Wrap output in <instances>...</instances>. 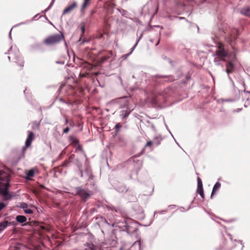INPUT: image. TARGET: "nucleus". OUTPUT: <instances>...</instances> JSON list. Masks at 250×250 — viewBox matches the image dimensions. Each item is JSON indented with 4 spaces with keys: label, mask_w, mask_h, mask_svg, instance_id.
Segmentation results:
<instances>
[{
    "label": "nucleus",
    "mask_w": 250,
    "mask_h": 250,
    "mask_svg": "<svg viewBox=\"0 0 250 250\" xmlns=\"http://www.w3.org/2000/svg\"><path fill=\"white\" fill-rule=\"evenodd\" d=\"M37 16H38V15H37L35 16H34V19H35L37 18Z\"/></svg>",
    "instance_id": "obj_50"
},
{
    "label": "nucleus",
    "mask_w": 250,
    "mask_h": 250,
    "mask_svg": "<svg viewBox=\"0 0 250 250\" xmlns=\"http://www.w3.org/2000/svg\"><path fill=\"white\" fill-rule=\"evenodd\" d=\"M248 92L250 93V92Z\"/></svg>",
    "instance_id": "obj_58"
},
{
    "label": "nucleus",
    "mask_w": 250,
    "mask_h": 250,
    "mask_svg": "<svg viewBox=\"0 0 250 250\" xmlns=\"http://www.w3.org/2000/svg\"><path fill=\"white\" fill-rule=\"evenodd\" d=\"M68 123V120L67 118L65 119V124H67Z\"/></svg>",
    "instance_id": "obj_47"
},
{
    "label": "nucleus",
    "mask_w": 250,
    "mask_h": 250,
    "mask_svg": "<svg viewBox=\"0 0 250 250\" xmlns=\"http://www.w3.org/2000/svg\"><path fill=\"white\" fill-rule=\"evenodd\" d=\"M77 159L80 162V159H78V158H75V156L74 154H71L69 157H68V160L69 161V162L71 163H74L75 165H76V163L77 162Z\"/></svg>",
    "instance_id": "obj_22"
},
{
    "label": "nucleus",
    "mask_w": 250,
    "mask_h": 250,
    "mask_svg": "<svg viewBox=\"0 0 250 250\" xmlns=\"http://www.w3.org/2000/svg\"><path fill=\"white\" fill-rule=\"evenodd\" d=\"M81 30L82 31V34L81 35V36H82V35L84 34V31H85V27H84V25H83L81 27Z\"/></svg>",
    "instance_id": "obj_35"
},
{
    "label": "nucleus",
    "mask_w": 250,
    "mask_h": 250,
    "mask_svg": "<svg viewBox=\"0 0 250 250\" xmlns=\"http://www.w3.org/2000/svg\"><path fill=\"white\" fill-rule=\"evenodd\" d=\"M223 33H224V34H226V31H223Z\"/></svg>",
    "instance_id": "obj_55"
},
{
    "label": "nucleus",
    "mask_w": 250,
    "mask_h": 250,
    "mask_svg": "<svg viewBox=\"0 0 250 250\" xmlns=\"http://www.w3.org/2000/svg\"><path fill=\"white\" fill-rule=\"evenodd\" d=\"M108 208H109L110 209H111L112 211H115V212H117V210L115 208L112 206H108Z\"/></svg>",
    "instance_id": "obj_37"
},
{
    "label": "nucleus",
    "mask_w": 250,
    "mask_h": 250,
    "mask_svg": "<svg viewBox=\"0 0 250 250\" xmlns=\"http://www.w3.org/2000/svg\"><path fill=\"white\" fill-rule=\"evenodd\" d=\"M122 224L123 225H121L119 227L120 228L125 227L123 230L126 231L129 234H131L137 230L135 223L132 222L130 219H124Z\"/></svg>",
    "instance_id": "obj_6"
},
{
    "label": "nucleus",
    "mask_w": 250,
    "mask_h": 250,
    "mask_svg": "<svg viewBox=\"0 0 250 250\" xmlns=\"http://www.w3.org/2000/svg\"><path fill=\"white\" fill-rule=\"evenodd\" d=\"M211 39H212V40L215 43H216V41H215V39L213 38V37H211Z\"/></svg>",
    "instance_id": "obj_49"
},
{
    "label": "nucleus",
    "mask_w": 250,
    "mask_h": 250,
    "mask_svg": "<svg viewBox=\"0 0 250 250\" xmlns=\"http://www.w3.org/2000/svg\"><path fill=\"white\" fill-rule=\"evenodd\" d=\"M8 60H9V61H10L11 57H10V56H8Z\"/></svg>",
    "instance_id": "obj_51"
},
{
    "label": "nucleus",
    "mask_w": 250,
    "mask_h": 250,
    "mask_svg": "<svg viewBox=\"0 0 250 250\" xmlns=\"http://www.w3.org/2000/svg\"><path fill=\"white\" fill-rule=\"evenodd\" d=\"M59 101H60V102H62V103H66V104H70V103L69 102H68V103L66 102H65V101L63 99H62V98H60V99H59Z\"/></svg>",
    "instance_id": "obj_39"
},
{
    "label": "nucleus",
    "mask_w": 250,
    "mask_h": 250,
    "mask_svg": "<svg viewBox=\"0 0 250 250\" xmlns=\"http://www.w3.org/2000/svg\"><path fill=\"white\" fill-rule=\"evenodd\" d=\"M197 188H203L202 181L199 177L197 178Z\"/></svg>",
    "instance_id": "obj_28"
},
{
    "label": "nucleus",
    "mask_w": 250,
    "mask_h": 250,
    "mask_svg": "<svg viewBox=\"0 0 250 250\" xmlns=\"http://www.w3.org/2000/svg\"><path fill=\"white\" fill-rule=\"evenodd\" d=\"M197 191L200 194L201 197L204 199L205 198V195L204 193L203 188H197Z\"/></svg>",
    "instance_id": "obj_26"
},
{
    "label": "nucleus",
    "mask_w": 250,
    "mask_h": 250,
    "mask_svg": "<svg viewBox=\"0 0 250 250\" xmlns=\"http://www.w3.org/2000/svg\"><path fill=\"white\" fill-rule=\"evenodd\" d=\"M221 187V184L219 182H217L214 185L211 194V198H212L213 194L216 192V191L218 190Z\"/></svg>",
    "instance_id": "obj_19"
},
{
    "label": "nucleus",
    "mask_w": 250,
    "mask_h": 250,
    "mask_svg": "<svg viewBox=\"0 0 250 250\" xmlns=\"http://www.w3.org/2000/svg\"><path fill=\"white\" fill-rule=\"evenodd\" d=\"M6 207V205L3 202H0V212Z\"/></svg>",
    "instance_id": "obj_32"
},
{
    "label": "nucleus",
    "mask_w": 250,
    "mask_h": 250,
    "mask_svg": "<svg viewBox=\"0 0 250 250\" xmlns=\"http://www.w3.org/2000/svg\"><path fill=\"white\" fill-rule=\"evenodd\" d=\"M64 84H61L59 87V89L58 90V91H59V92L61 91V89H62V88L64 86Z\"/></svg>",
    "instance_id": "obj_41"
},
{
    "label": "nucleus",
    "mask_w": 250,
    "mask_h": 250,
    "mask_svg": "<svg viewBox=\"0 0 250 250\" xmlns=\"http://www.w3.org/2000/svg\"><path fill=\"white\" fill-rule=\"evenodd\" d=\"M77 6V3L76 1L73 2L71 5L68 6L67 8H66L63 11V15L66 14L70 12L74 9L76 8Z\"/></svg>",
    "instance_id": "obj_15"
},
{
    "label": "nucleus",
    "mask_w": 250,
    "mask_h": 250,
    "mask_svg": "<svg viewBox=\"0 0 250 250\" xmlns=\"http://www.w3.org/2000/svg\"><path fill=\"white\" fill-rule=\"evenodd\" d=\"M213 56L214 57V62L217 65H220L221 62H227L226 64V72L228 75L229 80L233 84H234L229 75L232 73L234 70L235 62L236 60L235 56L234 55V56L230 59L222 44H219L218 48Z\"/></svg>",
    "instance_id": "obj_1"
},
{
    "label": "nucleus",
    "mask_w": 250,
    "mask_h": 250,
    "mask_svg": "<svg viewBox=\"0 0 250 250\" xmlns=\"http://www.w3.org/2000/svg\"><path fill=\"white\" fill-rule=\"evenodd\" d=\"M12 29V28L11 29V30L10 31V32L9 33V38H10V39H12L11 34Z\"/></svg>",
    "instance_id": "obj_44"
},
{
    "label": "nucleus",
    "mask_w": 250,
    "mask_h": 250,
    "mask_svg": "<svg viewBox=\"0 0 250 250\" xmlns=\"http://www.w3.org/2000/svg\"><path fill=\"white\" fill-rule=\"evenodd\" d=\"M90 0H84L82 6L81 12H83L87 7Z\"/></svg>",
    "instance_id": "obj_24"
},
{
    "label": "nucleus",
    "mask_w": 250,
    "mask_h": 250,
    "mask_svg": "<svg viewBox=\"0 0 250 250\" xmlns=\"http://www.w3.org/2000/svg\"><path fill=\"white\" fill-rule=\"evenodd\" d=\"M70 126H73V125L71 123L70 124Z\"/></svg>",
    "instance_id": "obj_53"
},
{
    "label": "nucleus",
    "mask_w": 250,
    "mask_h": 250,
    "mask_svg": "<svg viewBox=\"0 0 250 250\" xmlns=\"http://www.w3.org/2000/svg\"><path fill=\"white\" fill-rule=\"evenodd\" d=\"M16 219L18 222L20 223H23L27 220L26 217L23 215H18L16 216Z\"/></svg>",
    "instance_id": "obj_20"
},
{
    "label": "nucleus",
    "mask_w": 250,
    "mask_h": 250,
    "mask_svg": "<svg viewBox=\"0 0 250 250\" xmlns=\"http://www.w3.org/2000/svg\"><path fill=\"white\" fill-rule=\"evenodd\" d=\"M28 135L25 141V146L26 147H29L34 139V134L31 131H28Z\"/></svg>",
    "instance_id": "obj_12"
},
{
    "label": "nucleus",
    "mask_w": 250,
    "mask_h": 250,
    "mask_svg": "<svg viewBox=\"0 0 250 250\" xmlns=\"http://www.w3.org/2000/svg\"><path fill=\"white\" fill-rule=\"evenodd\" d=\"M240 13L245 16L250 18V7L248 6L244 7L241 9Z\"/></svg>",
    "instance_id": "obj_17"
},
{
    "label": "nucleus",
    "mask_w": 250,
    "mask_h": 250,
    "mask_svg": "<svg viewBox=\"0 0 250 250\" xmlns=\"http://www.w3.org/2000/svg\"><path fill=\"white\" fill-rule=\"evenodd\" d=\"M56 63H59V64H63L64 63V62H61V61H57Z\"/></svg>",
    "instance_id": "obj_42"
},
{
    "label": "nucleus",
    "mask_w": 250,
    "mask_h": 250,
    "mask_svg": "<svg viewBox=\"0 0 250 250\" xmlns=\"http://www.w3.org/2000/svg\"><path fill=\"white\" fill-rule=\"evenodd\" d=\"M140 38H141V37L138 39V40H137L135 44L133 45V46L131 48V51H130V52H129L128 53H127V54H124V55H123L121 58H120V59L122 60V61H124L125 59H126L132 53V52L134 51V49L135 48V47H136V46L137 45L140 40Z\"/></svg>",
    "instance_id": "obj_14"
},
{
    "label": "nucleus",
    "mask_w": 250,
    "mask_h": 250,
    "mask_svg": "<svg viewBox=\"0 0 250 250\" xmlns=\"http://www.w3.org/2000/svg\"><path fill=\"white\" fill-rule=\"evenodd\" d=\"M177 19H178L179 20H182V19H185V18L184 17H175Z\"/></svg>",
    "instance_id": "obj_43"
},
{
    "label": "nucleus",
    "mask_w": 250,
    "mask_h": 250,
    "mask_svg": "<svg viewBox=\"0 0 250 250\" xmlns=\"http://www.w3.org/2000/svg\"><path fill=\"white\" fill-rule=\"evenodd\" d=\"M35 171H37L36 169L32 168L29 170L26 173V179L27 180H30V178L33 177L35 175Z\"/></svg>",
    "instance_id": "obj_18"
},
{
    "label": "nucleus",
    "mask_w": 250,
    "mask_h": 250,
    "mask_svg": "<svg viewBox=\"0 0 250 250\" xmlns=\"http://www.w3.org/2000/svg\"><path fill=\"white\" fill-rule=\"evenodd\" d=\"M228 236H229V239L231 240H232V236L231 234H230L229 233L228 234Z\"/></svg>",
    "instance_id": "obj_45"
},
{
    "label": "nucleus",
    "mask_w": 250,
    "mask_h": 250,
    "mask_svg": "<svg viewBox=\"0 0 250 250\" xmlns=\"http://www.w3.org/2000/svg\"><path fill=\"white\" fill-rule=\"evenodd\" d=\"M26 89H25L24 90V91H23L24 94L25 95V94H26V93H25V91H26Z\"/></svg>",
    "instance_id": "obj_52"
},
{
    "label": "nucleus",
    "mask_w": 250,
    "mask_h": 250,
    "mask_svg": "<svg viewBox=\"0 0 250 250\" xmlns=\"http://www.w3.org/2000/svg\"><path fill=\"white\" fill-rule=\"evenodd\" d=\"M122 125L120 123L117 124L115 126V134H117L120 131V128L122 127Z\"/></svg>",
    "instance_id": "obj_25"
},
{
    "label": "nucleus",
    "mask_w": 250,
    "mask_h": 250,
    "mask_svg": "<svg viewBox=\"0 0 250 250\" xmlns=\"http://www.w3.org/2000/svg\"><path fill=\"white\" fill-rule=\"evenodd\" d=\"M134 245H139V248H141V239H139L136 241H135L134 244H133Z\"/></svg>",
    "instance_id": "obj_33"
},
{
    "label": "nucleus",
    "mask_w": 250,
    "mask_h": 250,
    "mask_svg": "<svg viewBox=\"0 0 250 250\" xmlns=\"http://www.w3.org/2000/svg\"><path fill=\"white\" fill-rule=\"evenodd\" d=\"M70 163L69 162V161L68 160H66L64 161L62 166L63 167H68L70 166Z\"/></svg>",
    "instance_id": "obj_30"
},
{
    "label": "nucleus",
    "mask_w": 250,
    "mask_h": 250,
    "mask_svg": "<svg viewBox=\"0 0 250 250\" xmlns=\"http://www.w3.org/2000/svg\"><path fill=\"white\" fill-rule=\"evenodd\" d=\"M63 39L64 36L62 34H57L48 37L44 40V42L47 45H51L58 43Z\"/></svg>",
    "instance_id": "obj_7"
},
{
    "label": "nucleus",
    "mask_w": 250,
    "mask_h": 250,
    "mask_svg": "<svg viewBox=\"0 0 250 250\" xmlns=\"http://www.w3.org/2000/svg\"><path fill=\"white\" fill-rule=\"evenodd\" d=\"M3 172L0 170V195L2 196L3 201H9L16 197V194L13 191H9L10 184L8 179L2 176Z\"/></svg>",
    "instance_id": "obj_2"
},
{
    "label": "nucleus",
    "mask_w": 250,
    "mask_h": 250,
    "mask_svg": "<svg viewBox=\"0 0 250 250\" xmlns=\"http://www.w3.org/2000/svg\"><path fill=\"white\" fill-rule=\"evenodd\" d=\"M156 78L157 79H162L161 80V82L163 81L164 82H171L176 80L173 76L171 75H156Z\"/></svg>",
    "instance_id": "obj_9"
},
{
    "label": "nucleus",
    "mask_w": 250,
    "mask_h": 250,
    "mask_svg": "<svg viewBox=\"0 0 250 250\" xmlns=\"http://www.w3.org/2000/svg\"><path fill=\"white\" fill-rule=\"evenodd\" d=\"M8 224L9 223L7 221L0 223V233L7 227Z\"/></svg>",
    "instance_id": "obj_21"
},
{
    "label": "nucleus",
    "mask_w": 250,
    "mask_h": 250,
    "mask_svg": "<svg viewBox=\"0 0 250 250\" xmlns=\"http://www.w3.org/2000/svg\"><path fill=\"white\" fill-rule=\"evenodd\" d=\"M69 130H70L69 127H67L63 129V133L66 134L69 131Z\"/></svg>",
    "instance_id": "obj_36"
},
{
    "label": "nucleus",
    "mask_w": 250,
    "mask_h": 250,
    "mask_svg": "<svg viewBox=\"0 0 250 250\" xmlns=\"http://www.w3.org/2000/svg\"><path fill=\"white\" fill-rule=\"evenodd\" d=\"M189 1H194L195 3H196L197 5H200L201 4H202L204 3L206 0H187Z\"/></svg>",
    "instance_id": "obj_27"
},
{
    "label": "nucleus",
    "mask_w": 250,
    "mask_h": 250,
    "mask_svg": "<svg viewBox=\"0 0 250 250\" xmlns=\"http://www.w3.org/2000/svg\"><path fill=\"white\" fill-rule=\"evenodd\" d=\"M75 192L74 195L79 196L84 202H86L92 195L91 191L82 186L76 187Z\"/></svg>",
    "instance_id": "obj_4"
},
{
    "label": "nucleus",
    "mask_w": 250,
    "mask_h": 250,
    "mask_svg": "<svg viewBox=\"0 0 250 250\" xmlns=\"http://www.w3.org/2000/svg\"><path fill=\"white\" fill-rule=\"evenodd\" d=\"M94 13V11L93 10H92V11H91V14H93V13Z\"/></svg>",
    "instance_id": "obj_54"
},
{
    "label": "nucleus",
    "mask_w": 250,
    "mask_h": 250,
    "mask_svg": "<svg viewBox=\"0 0 250 250\" xmlns=\"http://www.w3.org/2000/svg\"><path fill=\"white\" fill-rule=\"evenodd\" d=\"M88 41L86 40V39H83L82 42V43H84V42H87Z\"/></svg>",
    "instance_id": "obj_46"
},
{
    "label": "nucleus",
    "mask_w": 250,
    "mask_h": 250,
    "mask_svg": "<svg viewBox=\"0 0 250 250\" xmlns=\"http://www.w3.org/2000/svg\"><path fill=\"white\" fill-rule=\"evenodd\" d=\"M5 54H9L13 57L16 60V63L21 67L23 66L24 61L20 54L19 49H17L16 47L13 48V46H11L7 52H6Z\"/></svg>",
    "instance_id": "obj_5"
},
{
    "label": "nucleus",
    "mask_w": 250,
    "mask_h": 250,
    "mask_svg": "<svg viewBox=\"0 0 250 250\" xmlns=\"http://www.w3.org/2000/svg\"><path fill=\"white\" fill-rule=\"evenodd\" d=\"M69 140L71 143L76 146L79 144L78 140L75 137L71 136L69 137Z\"/></svg>",
    "instance_id": "obj_23"
},
{
    "label": "nucleus",
    "mask_w": 250,
    "mask_h": 250,
    "mask_svg": "<svg viewBox=\"0 0 250 250\" xmlns=\"http://www.w3.org/2000/svg\"><path fill=\"white\" fill-rule=\"evenodd\" d=\"M239 35V32L238 29H234L232 30L231 33H228L225 36V39L227 41L229 42L231 44L235 41L237 37Z\"/></svg>",
    "instance_id": "obj_8"
},
{
    "label": "nucleus",
    "mask_w": 250,
    "mask_h": 250,
    "mask_svg": "<svg viewBox=\"0 0 250 250\" xmlns=\"http://www.w3.org/2000/svg\"><path fill=\"white\" fill-rule=\"evenodd\" d=\"M119 11L120 12V13L122 14V16H125V17L127 16V12L126 10H124V9H121V10H119Z\"/></svg>",
    "instance_id": "obj_29"
},
{
    "label": "nucleus",
    "mask_w": 250,
    "mask_h": 250,
    "mask_svg": "<svg viewBox=\"0 0 250 250\" xmlns=\"http://www.w3.org/2000/svg\"><path fill=\"white\" fill-rule=\"evenodd\" d=\"M41 187H42V188H44V186H42H42H41Z\"/></svg>",
    "instance_id": "obj_57"
},
{
    "label": "nucleus",
    "mask_w": 250,
    "mask_h": 250,
    "mask_svg": "<svg viewBox=\"0 0 250 250\" xmlns=\"http://www.w3.org/2000/svg\"><path fill=\"white\" fill-rule=\"evenodd\" d=\"M132 110L133 109L131 108H126L125 110H122L120 112V116L122 119L126 118L128 116Z\"/></svg>",
    "instance_id": "obj_16"
},
{
    "label": "nucleus",
    "mask_w": 250,
    "mask_h": 250,
    "mask_svg": "<svg viewBox=\"0 0 250 250\" xmlns=\"http://www.w3.org/2000/svg\"><path fill=\"white\" fill-rule=\"evenodd\" d=\"M238 243H241V244H242V243H242V242H241V241H238Z\"/></svg>",
    "instance_id": "obj_56"
},
{
    "label": "nucleus",
    "mask_w": 250,
    "mask_h": 250,
    "mask_svg": "<svg viewBox=\"0 0 250 250\" xmlns=\"http://www.w3.org/2000/svg\"><path fill=\"white\" fill-rule=\"evenodd\" d=\"M55 0H52L51 2L50 3V5L48 6V7L45 9L44 11V12H46L47 11H48L51 7L52 6H53L54 3V1H55Z\"/></svg>",
    "instance_id": "obj_31"
},
{
    "label": "nucleus",
    "mask_w": 250,
    "mask_h": 250,
    "mask_svg": "<svg viewBox=\"0 0 250 250\" xmlns=\"http://www.w3.org/2000/svg\"><path fill=\"white\" fill-rule=\"evenodd\" d=\"M76 165L79 168L80 172V175L81 177L87 180H91L93 178V175L90 167L89 166V161L88 162L85 161L84 164V169L83 170L82 168V165L81 162H80L77 159V162Z\"/></svg>",
    "instance_id": "obj_3"
},
{
    "label": "nucleus",
    "mask_w": 250,
    "mask_h": 250,
    "mask_svg": "<svg viewBox=\"0 0 250 250\" xmlns=\"http://www.w3.org/2000/svg\"><path fill=\"white\" fill-rule=\"evenodd\" d=\"M21 208H22L24 210V212L26 214H32L33 211L32 209L28 208V205L26 203H21L18 206Z\"/></svg>",
    "instance_id": "obj_13"
},
{
    "label": "nucleus",
    "mask_w": 250,
    "mask_h": 250,
    "mask_svg": "<svg viewBox=\"0 0 250 250\" xmlns=\"http://www.w3.org/2000/svg\"><path fill=\"white\" fill-rule=\"evenodd\" d=\"M223 102H232V101H233V100L231 99H223Z\"/></svg>",
    "instance_id": "obj_40"
},
{
    "label": "nucleus",
    "mask_w": 250,
    "mask_h": 250,
    "mask_svg": "<svg viewBox=\"0 0 250 250\" xmlns=\"http://www.w3.org/2000/svg\"><path fill=\"white\" fill-rule=\"evenodd\" d=\"M152 142L151 141H148L146 145V146H150L152 145Z\"/></svg>",
    "instance_id": "obj_38"
},
{
    "label": "nucleus",
    "mask_w": 250,
    "mask_h": 250,
    "mask_svg": "<svg viewBox=\"0 0 250 250\" xmlns=\"http://www.w3.org/2000/svg\"><path fill=\"white\" fill-rule=\"evenodd\" d=\"M77 148L75 150V152H78L80 151V159L84 160V161L88 162V158L86 157V154L84 153L82 146L79 144L77 145Z\"/></svg>",
    "instance_id": "obj_11"
},
{
    "label": "nucleus",
    "mask_w": 250,
    "mask_h": 250,
    "mask_svg": "<svg viewBox=\"0 0 250 250\" xmlns=\"http://www.w3.org/2000/svg\"><path fill=\"white\" fill-rule=\"evenodd\" d=\"M166 211V210H161V211H155L154 212L153 216L154 217L155 216V214H157V213L163 214L164 212H165Z\"/></svg>",
    "instance_id": "obj_34"
},
{
    "label": "nucleus",
    "mask_w": 250,
    "mask_h": 250,
    "mask_svg": "<svg viewBox=\"0 0 250 250\" xmlns=\"http://www.w3.org/2000/svg\"><path fill=\"white\" fill-rule=\"evenodd\" d=\"M13 250H20V249L19 247H15Z\"/></svg>",
    "instance_id": "obj_48"
},
{
    "label": "nucleus",
    "mask_w": 250,
    "mask_h": 250,
    "mask_svg": "<svg viewBox=\"0 0 250 250\" xmlns=\"http://www.w3.org/2000/svg\"><path fill=\"white\" fill-rule=\"evenodd\" d=\"M120 102L121 103L120 108H131L129 104V100L126 97H123L120 99Z\"/></svg>",
    "instance_id": "obj_10"
}]
</instances>
